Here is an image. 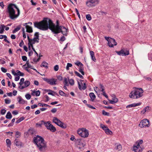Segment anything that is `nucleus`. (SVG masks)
I'll use <instances>...</instances> for the list:
<instances>
[{
  "label": "nucleus",
  "instance_id": "obj_59",
  "mask_svg": "<svg viewBox=\"0 0 152 152\" xmlns=\"http://www.w3.org/2000/svg\"><path fill=\"white\" fill-rule=\"evenodd\" d=\"M5 103L6 104H9L11 102V100L10 99H5Z\"/></svg>",
  "mask_w": 152,
  "mask_h": 152
},
{
  "label": "nucleus",
  "instance_id": "obj_55",
  "mask_svg": "<svg viewBox=\"0 0 152 152\" xmlns=\"http://www.w3.org/2000/svg\"><path fill=\"white\" fill-rule=\"evenodd\" d=\"M59 69V66L58 65H56L54 67V69L56 71H57Z\"/></svg>",
  "mask_w": 152,
  "mask_h": 152
},
{
  "label": "nucleus",
  "instance_id": "obj_53",
  "mask_svg": "<svg viewBox=\"0 0 152 152\" xmlns=\"http://www.w3.org/2000/svg\"><path fill=\"white\" fill-rule=\"evenodd\" d=\"M6 110L4 109H2L1 110V113L2 115H4L6 113Z\"/></svg>",
  "mask_w": 152,
  "mask_h": 152
},
{
  "label": "nucleus",
  "instance_id": "obj_41",
  "mask_svg": "<svg viewBox=\"0 0 152 152\" xmlns=\"http://www.w3.org/2000/svg\"><path fill=\"white\" fill-rule=\"evenodd\" d=\"M26 64H27V67H26V68H31L32 69H33V68H31V66L29 64L28 61H27L26 62V64H24L23 66H25L26 65Z\"/></svg>",
  "mask_w": 152,
  "mask_h": 152
},
{
  "label": "nucleus",
  "instance_id": "obj_24",
  "mask_svg": "<svg viewBox=\"0 0 152 152\" xmlns=\"http://www.w3.org/2000/svg\"><path fill=\"white\" fill-rule=\"evenodd\" d=\"M118 101V99L114 97L113 98L112 100H110V104H113L114 103H117Z\"/></svg>",
  "mask_w": 152,
  "mask_h": 152
},
{
  "label": "nucleus",
  "instance_id": "obj_8",
  "mask_svg": "<svg viewBox=\"0 0 152 152\" xmlns=\"http://www.w3.org/2000/svg\"><path fill=\"white\" fill-rule=\"evenodd\" d=\"M98 3L97 0H89L86 3V5L90 7L94 6Z\"/></svg>",
  "mask_w": 152,
  "mask_h": 152
},
{
  "label": "nucleus",
  "instance_id": "obj_60",
  "mask_svg": "<svg viewBox=\"0 0 152 152\" xmlns=\"http://www.w3.org/2000/svg\"><path fill=\"white\" fill-rule=\"evenodd\" d=\"M25 97L27 99H30L31 96L30 94H27L26 95Z\"/></svg>",
  "mask_w": 152,
  "mask_h": 152
},
{
  "label": "nucleus",
  "instance_id": "obj_43",
  "mask_svg": "<svg viewBox=\"0 0 152 152\" xmlns=\"http://www.w3.org/2000/svg\"><path fill=\"white\" fill-rule=\"evenodd\" d=\"M102 114L104 115L109 116V113L106 112L104 110H103L102 111Z\"/></svg>",
  "mask_w": 152,
  "mask_h": 152
},
{
  "label": "nucleus",
  "instance_id": "obj_57",
  "mask_svg": "<svg viewBox=\"0 0 152 152\" xmlns=\"http://www.w3.org/2000/svg\"><path fill=\"white\" fill-rule=\"evenodd\" d=\"M40 92L39 90L35 91V95L36 96H39L40 95Z\"/></svg>",
  "mask_w": 152,
  "mask_h": 152
},
{
  "label": "nucleus",
  "instance_id": "obj_17",
  "mask_svg": "<svg viewBox=\"0 0 152 152\" xmlns=\"http://www.w3.org/2000/svg\"><path fill=\"white\" fill-rule=\"evenodd\" d=\"M133 150L134 152H142V149H141L140 147L137 146H134L133 147Z\"/></svg>",
  "mask_w": 152,
  "mask_h": 152
},
{
  "label": "nucleus",
  "instance_id": "obj_16",
  "mask_svg": "<svg viewBox=\"0 0 152 152\" xmlns=\"http://www.w3.org/2000/svg\"><path fill=\"white\" fill-rule=\"evenodd\" d=\"M47 129L53 132H56V128L51 124L49 125V126L48 127V128L47 127Z\"/></svg>",
  "mask_w": 152,
  "mask_h": 152
},
{
  "label": "nucleus",
  "instance_id": "obj_29",
  "mask_svg": "<svg viewBox=\"0 0 152 152\" xmlns=\"http://www.w3.org/2000/svg\"><path fill=\"white\" fill-rule=\"evenodd\" d=\"M48 64L47 62L45 61H43L41 65V66H43L45 68H48Z\"/></svg>",
  "mask_w": 152,
  "mask_h": 152
},
{
  "label": "nucleus",
  "instance_id": "obj_27",
  "mask_svg": "<svg viewBox=\"0 0 152 152\" xmlns=\"http://www.w3.org/2000/svg\"><path fill=\"white\" fill-rule=\"evenodd\" d=\"M89 96L91 99V101H93L96 98V96L93 93H91L89 94Z\"/></svg>",
  "mask_w": 152,
  "mask_h": 152
},
{
  "label": "nucleus",
  "instance_id": "obj_42",
  "mask_svg": "<svg viewBox=\"0 0 152 152\" xmlns=\"http://www.w3.org/2000/svg\"><path fill=\"white\" fill-rule=\"evenodd\" d=\"M81 74L84 75L85 74L84 72L83 71V69L82 68V67L81 66H80V68H79V70Z\"/></svg>",
  "mask_w": 152,
  "mask_h": 152
},
{
  "label": "nucleus",
  "instance_id": "obj_37",
  "mask_svg": "<svg viewBox=\"0 0 152 152\" xmlns=\"http://www.w3.org/2000/svg\"><path fill=\"white\" fill-rule=\"evenodd\" d=\"M100 127L104 131L108 128V127L106 126H105L102 124H100Z\"/></svg>",
  "mask_w": 152,
  "mask_h": 152
},
{
  "label": "nucleus",
  "instance_id": "obj_12",
  "mask_svg": "<svg viewBox=\"0 0 152 152\" xmlns=\"http://www.w3.org/2000/svg\"><path fill=\"white\" fill-rule=\"evenodd\" d=\"M61 30L60 33H62L63 34L64 36H67V32H68V28H66L63 26H62V28L61 27Z\"/></svg>",
  "mask_w": 152,
  "mask_h": 152
},
{
  "label": "nucleus",
  "instance_id": "obj_36",
  "mask_svg": "<svg viewBox=\"0 0 152 152\" xmlns=\"http://www.w3.org/2000/svg\"><path fill=\"white\" fill-rule=\"evenodd\" d=\"M143 142V140H138L136 142L137 145V146L140 147V145Z\"/></svg>",
  "mask_w": 152,
  "mask_h": 152
},
{
  "label": "nucleus",
  "instance_id": "obj_33",
  "mask_svg": "<svg viewBox=\"0 0 152 152\" xmlns=\"http://www.w3.org/2000/svg\"><path fill=\"white\" fill-rule=\"evenodd\" d=\"M25 118L24 117H20L18 120L16 121L15 123L16 124H18L24 120Z\"/></svg>",
  "mask_w": 152,
  "mask_h": 152
},
{
  "label": "nucleus",
  "instance_id": "obj_26",
  "mask_svg": "<svg viewBox=\"0 0 152 152\" xmlns=\"http://www.w3.org/2000/svg\"><path fill=\"white\" fill-rule=\"evenodd\" d=\"M42 122L43 123V124H44L45 126L47 129V127L49 126V125L51 124L50 123V121H48L47 122H45L43 120L42 121Z\"/></svg>",
  "mask_w": 152,
  "mask_h": 152
},
{
  "label": "nucleus",
  "instance_id": "obj_56",
  "mask_svg": "<svg viewBox=\"0 0 152 152\" xmlns=\"http://www.w3.org/2000/svg\"><path fill=\"white\" fill-rule=\"evenodd\" d=\"M6 142L8 145L10 146L11 145V141L9 139H7L6 140Z\"/></svg>",
  "mask_w": 152,
  "mask_h": 152
},
{
  "label": "nucleus",
  "instance_id": "obj_45",
  "mask_svg": "<svg viewBox=\"0 0 152 152\" xmlns=\"http://www.w3.org/2000/svg\"><path fill=\"white\" fill-rule=\"evenodd\" d=\"M24 79L23 78H22L20 79V82L19 83V84L22 86L24 83Z\"/></svg>",
  "mask_w": 152,
  "mask_h": 152
},
{
  "label": "nucleus",
  "instance_id": "obj_34",
  "mask_svg": "<svg viewBox=\"0 0 152 152\" xmlns=\"http://www.w3.org/2000/svg\"><path fill=\"white\" fill-rule=\"evenodd\" d=\"M17 74V75L18 76H23L24 75V74L23 73L21 72L19 70H17L16 71Z\"/></svg>",
  "mask_w": 152,
  "mask_h": 152
},
{
  "label": "nucleus",
  "instance_id": "obj_61",
  "mask_svg": "<svg viewBox=\"0 0 152 152\" xmlns=\"http://www.w3.org/2000/svg\"><path fill=\"white\" fill-rule=\"evenodd\" d=\"M22 58L23 61H26L27 60V57L26 56H22Z\"/></svg>",
  "mask_w": 152,
  "mask_h": 152
},
{
  "label": "nucleus",
  "instance_id": "obj_62",
  "mask_svg": "<svg viewBox=\"0 0 152 152\" xmlns=\"http://www.w3.org/2000/svg\"><path fill=\"white\" fill-rule=\"evenodd\" d=\"M36 125L41 127L42 125L43 124V123L42 122V121L39 123H37L36 124Z\"/></svg>",
  "mask_w": 152,
  "mask_h": 152
},
{
  "label": "nucleus",
  "instance_id": "obj_19",
  "mask_svg": "<svg viewBox=\"0 0 152 152\" xmlns=\"http://www.w3.org/2000/svg\"><path fill=\"white\" fill-rule=\"evenodd\" d=\"M90 54L92 59L94 62L96 61V59L95 58L94 52L92 51H90Z\"/></svg>",
  "mask_w": 152,
  "mask_h": 152
},
{
  "label": "nucleus",
  "instance_id": "obj_5",
  "mask_svg": "<svg viewBox=\"0 0 152 152\" xmlns=\"http://www.w3.org/2000/svg\"><path fill=\"white\" fill-rule=\"evenodd\" d=\"M139 126L141 128L148 127L150 126L149 121L147 119H144L140 122Z\"/></svg>",
  "mask_w": 152,
  "mask_h": 152
},
{
  "label": "nucleus",
  "instance_id": "obj_49",
  "mask_svg": "<svg viewBox=\"0 0 152 152\" xmlns=\"http://www.w3.org/2000/svg\"><path fill=\"white\" fill-rule=\"evenodd\" d=\"M59 94L61 96H66V94L62 91L59 90Z\"/></svg>",
  "mask_w": 152,
  "mask_h": 152
},
{
  "label": "nucleus",
  "instance_id": "obj_54",
  "mask_svg": "<svg viewBox=\"0 0 152 152\" xmlns=\"http://www.w3.org/2000/svg\"><path fill=\"white\" fill-rule=\"evenodd\" d=\"M56 118L57 119H58L57 118L54 117L53 118V122L55 124L57 125V124H58L57 122H58V121H57V120L55 119Z\"/></svg>",
  "mask_w": 152,
  "mask_h": 152
},
{
  "label": "nucleus",
  "instance_id": "obj_2",
  "mask_svg": "<svg viewBox=\"0 0 152 152\" xmlns=\"http://www.w3.org/2000/svg\"><path fill=\"white\" fill-rule=\"evenodd\" d=\"M9 17L11 19L16 18L19 16L20 11L19 8L15 4L10 3L7 6V11Z\"/></svg>",
  "mask_w": 152,
  "mask_h": 152
},
{
  "label": "nucleus",
  "instance_id": "obj_28",
  "mask_svg": "<svg viewBox=\"0 0 152 152\" xmlns=\"http://www.w3.org/2000/svg\"><path fill=\"white\" fill-rule=\"evenodd\" d=\"M12 115L10 111H8L6 116V118L7 119H10L12 118Z\"/></svg>",
  "mask_w": 152,
  "mask_h": 152
},
{
  "label": "nucleus",
  "instance_id": "obj_13",
  "mask_svg": "<svg viewBox=\"0 0 152 152\" xmlns=\"http://www.w3.org/2000/svg\"><path fill=\"white\" fill-rule=\"evenodd\" d=\"M28 23H25L23 24V26H25L26 29V32L31 33L33 32L32 28L27 25Z\"/></svg>",
  "mask_w": 152,
  "mask_h": 152
},
{
  "label": "nucleus",
  "instance_id": "obj_30",
  "mask_svg": "<svg viewBox=\"0 0 152 152\" xmlns=\"http://www.w3.org/2000/svg\"><path fill=\"white\" fill-rule=\"evenodd\" d=\"M14 143L17 146H21L22 143L21 142L17 141V139H15Z\"/></svg>",
  "mask_w": 152,
  "mask_h": 152
},
{
  "label": "nucleus",
  "instance_id": "obj_46",
  "mask_svg": "<svg viewBox=\"0 0 152 152\" xmlns=\"http://www.w3.org/2000/svg\"><path fill=\"white\" fill-rule=\"evenodd\" d=\"M72 64L69 63H68L67 64V66H66V69L67 70H69V67H71L72 66Z\"/></svg>",
  "mask_w": 152,
  "mask_h": 152
},
{
  "label": "nucleus",
  "instance_id": "obj_35",
  "mask_svg": "<svg viewBox=\"0 0 152 152\" xmlns=\"http://www.w3.org/2000/svg\"><path fill=\"white\" fill-rule=\"evenodd\" d=\"M20 29V26H18L13 31L12 33H15L16 32L19 30Z\"/></svg>",
  "mask_w": 152,
  "mask_h": 152
},
{
  "label": "nucleus",
  "instance_id": "obj_47",
  "mask_svg": "<svg viewBox=\"0 0 152 152\" xmlns=\"http://www.w3.org/2000/svg\"><path fill=\"white\" fill-rule=\"evenodd\" d=\"M69 82L71 85H73L74 84V80L72 79H69Z\"/></svg>",
  "mask_w": 152,
  "mask_h": 152
},
{
  "label": "nucleus",
  "instance_id": "obj_20",
  "mask_svg": "<svg viewBox=\"0 0 152 152\" xmlns=\"http://www.w3.org/2000/svg\"><path fill=\"white\" fill-rule=\"evenodd\" d=\"M115 149L118 151H121L122 149V146L119 144L116 143L115 145Z\"/></svg>",
  "mask_w": 152,
  "mask_h": 152
},
{
  "label": "nucleus",
  "instance_id": "obj_38",
  "mask_svg": "<svg viewBox=\"0 0 152 152\" xmlns=\"http://www.w3.org/2000/svg\"><path fill=\"white\" fill-rule=\"evenodd\" d=\"M75 74L78 77H80L81 79H83V76L81 75L79 73H78L76 71H75L74 72Z\"/></svg>",
  "mask_w": 152,
  "mask_h": 152
},
{
  "label": "nucleus",
  "instance_id": "obj_1",
  "mask_svg": "<svg viewBox=\"0 0 152 152\" xmlns=\"http://www.w3.org/2000/svg\"><path fill=\"white\" fill-rule=\"evenodd\" d=\"M34 26L40 30L45 31L49 29L54 34H58L60 33L61 27L62 26L59 25L58 21H56V25L52 20L47 18H45L42 21L34 22Z\"/></svg>",
  "mask_w": 152,
  "mask_h": 152
},
{
  "label": "nucleus",
  "instance_id": "obj_40",
  "mask_svg": "<svg viewBox=\"0 0 152 152\" xmlns=\"http://www.w3.org/2000/svg\"><path fill=\"white\" fill-rule=\"evenodd\" d=\"M63 83L64 84V85H66L67 86L69 85L67 79L66 77L64 78Z\"/></svg>",
  "mask_w": 152,
  "mask_h": 152
},
{
  "label": "nucleus",
  "instance_id": "obj_21",
  "mask_svg": "<svg viewBox=\"0 0 152 152\" xmlns=\"http://www.w3.org/2000/svg\"><path fill=\"white\" fill-rule=\"evenodd\" d=\"M39 33L38 32H36L34 34V37L33 39V40H39Z\"/></svg>",
  "mask_w": 152,
  "mask_h": 152
},
{
  "label": "nucleus",
  "instance_id": "obj_32",
  "mask_svg": "<svg viewBox=\"0 0 152 152\" xmlns=\"http://www.w3.org/2000/svg\"><path fill=\"white\" fill-rule=\"evenodd\" d=\"M30 82L28 80L25 81L24 83V86L25 87H27L29 86L30 85Z\"/></svg>",
  "mask_w": 152,
  "mask_h": 152
},
{
  "label": "nucleus",
  "instance_id": "obj_10",
  "mask_svg": "<svg viewBox=\"0 0 152 152\" xmlns=\"http://www.w3.org/2000/svg\"><path fill=\"white\" fill-rule=\"evenodd\" d=\"M80 82H81V84L82 85V87L81 86V85L80 84V83L78 81V87L79 89L80 90H85L86 87V84L85 83H83H83H82V82L83 81V80H80Z\"/></svg>",
  "mask_w": 152,
  "mask_h": 152
},
{
  "label": "nucleus",
  "instance_id": "obj_3",
  "mask_svg": "<svg viewBox=\"0 0 152 152\" xmlns=\"http://www.w3.org/2000/svg\"><path fill=\"white\" fill-rule=\"evenodd\" d=\"M44 140L41 137L37 135L34 137L33 139V142L36 145L40 151H42L43 148L46 147V145L44 143Z\"/></svg>",
  "mask_w": 152,
  "mask_h": 152
},
{
  "label": "nucleus",
  "instance_id": "obj_64",
  "mask_svg": "<svg viewBox=\"0 0 152 152\" xmlns=\"http://www.w3.org/2000/svg\"><path fill=\"white\" fill-rule=\"evenodd\" d=\"M57 79L59 80H62L63 79V77L61 75H58L57 77Z\"/></svg>",
  "mask_w": 152,
  "mask_h": 152
},
{
  "label": "nucleus",
  "instance_id": "obj_9",
  "mask_svg": "<svg viewBox=\"0 0 152 152\" xmlns=\"http://www.w3.org/2000/svg\"><path fill=\"white\" fill-rule=\"evenodd\" d=\"M109 46L110 47H113V46H116L117 45V43L116 42L115 39L113 38L110 39L108 43Z\"/></svg>",
  "mask_w": 152,
  "mask_h": 152
},
{
  "label": "nucleus",
  "instance_id": "obj_44",
  "mask_svg": "<svg viewBox=\"0 0 152 152\" xmlns=\"http://www.w3.org/2000/svg\"><path fill=\"white\" fill-rule=\"evenodd\" d=\"M78 145H79L82 147H84L85 146L86 144L84 142H82L81 141L80 143H78Z\"/></svg>",
  "mask_w": 152,
  "mask_h": 152
},
{
  "label": "nucleus",
  "instance_id": "obj_18",
  "mask_svg": "<svg viewBox=\"0 0 152 152\" xmlns=\"http://www.w3.org/2000/svg\"><path fill=\"white\" fill-rule=\"evenodd\" d=\"M39 41L38 40H33V39H32L31 40L30 42H28V44H29V45L31 46L32 47V46L33 47V44H34L35 42L39 43Z\"/></svg>",
  "mask_w": 152,
  "mask_h": 152
},
{
  "label": "nucleus",
  "instance_id": "obj_22",
  "mask_svg": "<svg viewBox=\"0 0 152 152\" xmlns=\"http://www.w3.org/2000/svg\"><path fill=\"white\" fill-rule=\"evenodd\" d=\"M18 99H19L18 101V102L21 104H24L25 102V101L24 100H23L21 97L20 96H19Z\"/></svg>",
  "mask_w": 152,
  "mask_h": 152
},
{
  "label": "nucleus",
  "instance_id": "obj_25",
  "mask_svg": "<svg viewBox=\"0 0 152 152\" xmlns=\"http://www.w3.org/2000/svg\"><path fill=\"white\" fill-rule=\"evenodd\" d=\"M149 107L148 106H146L141 111V113L144 114L146 111L149 112Z\"/></svg>",
  "mask_w": 152,
  "mask_h": 152
},
{
  "label": "nucleus",
  "instance_id": "obj_48",
  "mask_svg": "<svg viewBox=\"0 0 152 152\" xmlns=\"http://www.w3.org/2000/svg\"><path fill=\"white\" fill-rule=\"evenodd\" d=\"M20 135V132H19L17 131L16 132V134L15 135V137L17 138L19 137Z\"/></svg>",
  "mask_w": 152,
  "mask_h": 152
},
{
  "label": "nucleus",
  "instance_id": "obj_11",
  "mask_svg": "<svg viewBox=\"0 0 152 152\" xmlns=\"http://www.w3.org/2000/svg\"><path fill=\"white\" fill-rule=\"evenodd\" d=\"M55 119L57 120L58 121V122H57L58 124H57L58 126L63 129H65L66 128L67 126L66 124L62 122L59 119H57L56 118H55Z\"/></svg>",
  "mask_w": 152,
  "mask_h": 152
},
{
  "label": "nucleus",
  "instance_id": "obj_51",
  "mask_svg": "<svg viewBox=\"0 0 152 152\" xmlns=\"http://www.w3.org/2000/svg\"><path fill=\"white\" fill-rule=\"evenodd\" d=\"M83 131V128L81 129H79L77 131V133L79 135H80L81 136L82 135Z\"/></svg>",
  "mask_w": 152,
  "mask_h": 152
},
{
  "label": "nucleus",
  "instance_id": "obj_50",
  "mask_svg": "<svg viewBox=\"0 0 152 152\" xmlns=\"http://www.w3.org/2000/svg\"><path fill=\"white\" fill-rule=\"evenodd\" d=\"M86 18L88 20H90L91 18L90 14H87L86 15Z\"/></svg>",
  "mask_w": 152,
  "mask_h": 152
},
{
  "label": "nucleus",
  "instance_id": "obj_39",
  "mask_svg": "<svg viewBox=\"0 0 152 152\" xmlns=\"http://www.w3.org/2000/svg\"><path fill=\"white\" fill-rule=\"evenodd\" d=\"M105 132L107 134H112V132L110 130L109 128L106 129L105 131Z\"/></svg>",
  "mask_w": 152,
  "mask_h": 152
},
{
  "label": "nucleus",
  "instance_id": "obj_7",
  "mask_svg": "<svg viewBox=\"0 0 152 152\" xmlns=\"http://www.w3.org/2000/svg\"><path fill=\"white\" fill-rule=\"evenodd\" d=\"M43 79L46 82L48 83L51 85H56V82L57 80L54 78L51 79H48L46 78H43Z\"/></svg>",
  "mask_w": 152,
  "mask_h": 152
},
{
  "label": "nucleus",
  "instance_id": "obj_14",
  "mask_svg": "<svg viewBox=\"0 0 152 152\" xmlns=\"http://www.w3.org/2000/svg\"><path fill=\"white\" fill-rule=\"evenodd\" d=\"M89 135L88 130L86 129L83 128V131L81 137H87Z\"/></svg>",
  "mask_w": 152,
  "mask_h": 152
},
{
  "label": "nucleus",
  "instance_id": "obj_58",
  "mask_svg": "<svg viewBox=\"0 0 152 152\" xmlns=\"http://www.w3.org/2000/svg\"><path fill=\"white\" fill-rule=\"evenodd\" d=\"M86 105L88 107L90 108L94 109H95V107H93L90 104H86Z\"/></svg>",
  "mask_w": 152,
  "mask_h": 152
},
{
  "label": "nucleus",
  "instance_id": "obj_15",
  "mask_svg": "<svg viewBox=\"0 0 152 152\" xmlns=\"http://www.w3.org/2000/svg\"><path fill=\"white\" fill-rule=\"evenodd\" d=\"M141 104V103L140 102H139L137 103L127 105L126 107V108H128L135 107L136 106H138L140 105Z\"/></svg>",
  "mask_w": 152,
  "mask_h": 152
},
{
  "label": "nucleus",
  "instance_id": "obj_4",
  "mask_svg": "<svg viewBox=\"0 0 152 152\" xmlns=\"http://www.w3.org/2000/svg\"><path fill=\"white\" fill-rule=\"evenodd\" d=\"M134 89L129 94V97L133 99H137L143 96L144 92L142 88H137L134 87Z\"/></svg>",
  "mask_w": 152,
  "mask_h": 152
},
{
  "label": "nucleus",
  "instance_id": "obj_52",
  "mask_svg": "<svg viewBox=\"0 0 152 152\" xmlns=\"http://www.w3.org/2000/svg\"><path fill=\"white\" fill-rule=\"evenodd\" d=\"M75 64L78 66H83V64L81 63L79 61H77V62L75 63Z\"/></svg>",
  "mask_w": 152,
  "mask_h": 152
},
{
  "label": "nucleus",
  "instance_id": "obj_6",
  "mask_svg": "<svg viewBox=\"0 0 152 152\" xmlns=\"http://www.w3.org/2000/svg\"><path fill=\"white\" fill-rule=\"evenodd\" d=\"M115 52L118 55L123 56L128 55L129 54V50L124 48L122 49L119 51H116Z\"/></svg>",
  "mask_w": 152,
  "mask_h": 152
},
{
  "label": "nucleus",
  "instance_id": "obj_23",
  "mask_svg": "<svg viewBox=\"0 0 152 152\" xmlns=\"http://www.w3.org/2000/svg\"><path fill=\"white\" fill-rule=\"evenodd\" d=\"M5 27V26L4 24L1 25L0 26V34H2L3 33Z\"/></svg>",
  "mask_w": 152,
  "mask_h": 152
},
{
  "label": "nucleus",
  "instance_id": "obj_63",
  "mask_svg": "<svg viewBox=\"0 0 152 152\" xmlns=\"http://www.w3.org/2000/svg\"><path fill=\"white\" fill-rule=\"evenodd\" d=\"M57 110L56 108H54L51 110V111L52 113H55L57 111Z\"/></svg>",
  "mask_w": 152,
  "mask_h": 152
},
{
  "label": "nucleus",
  "instance_id": "obj_31",
  "mask_svg": "<svg viewBox=\"0 0 152 152\" xmlns=\"http://www.w3.org/2000/svg\"><path fill=\"white\" fill-rule=\"evenodd\" d=\"M46 91H50L52 92L48 93V94L49 95H51L52 96H54V94H53V93H52V92H53L54 93L56 94L58 96V94L56 92H54L53 91H52L50 90H46Z\"/></svg>",
  "mask_w": 152,
  "mask_h": 152
}]
</instances>
